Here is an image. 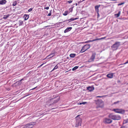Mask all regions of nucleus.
<instances>
[{
  "mask_svg": "<svg viewBox=\"0 0 128 128\" xmlns=\"http://www.w3.org/2000/svg\"><path fill=\"white\" fill-rule=\"evenodd\" d=\"M60 96H57L48 100L46 102V104L44 106V107L48 109L50 107L52 108L53 106H54L55 104L60 100Z\"/></svg>",
  "mask_w": 128,
  "mask_h": 128,
  "instance_id": "nucleus-1",
  "label": "nucleus"
},
{
  "mask_svg": "<svg viewBox=\"0 0 128 128\" xmlns=\"http://www.w3.org/2000/svg\"><path fill=\"white\" fill-rule=\"evenodd\" d=\"M80 116V115H79L75 118L76 120L75 126L76 127H78L79 126H81L82 120L79 117Z\"/></svg>",
  "mask_w": 128,
  "mask_h": 128,
  "instance_id": "nucleus-2",
  "label": "nucleus"
},
{
  "mask_svg": "<svg viewBox=\"0 0 128 128\" xmlns=\"http://www.w3.org/2000/svg\"><path fill=\"white\" fill-rule=\"evenodd\" d=\"M36 122H30L26 125L23 128H32L36 124Z\"/></svg>",
  "mask_w": 128,
  "mask_h": 128,
  "instance_id": "nucleus-3",
  "label": "nucleus"
},
{
  "mask_svg": "<svg viewBox=\"0 0 128 128\" xmlns=\"http://www.w3.org/2000/svg\"><path fill=\"white\" fill-rule=\"evenodd\" d=\"M112 110L116 113L121 114H124L125 112V110L122 109L120 108L114 109Z\"/></svg>",
  "mask_w": 128,
  "mask_h": 128,
  "instance_id": "nucleus-4",
  "label": "nucleus"
},
{
  "mask_svg": "<svg viewBox=\"0 0 128 128\" xmlns=\"http://www.w3.org/2000/svg\"><path fill=\"white\" fill-rule=\"evenodd\" d=\"M90 44H86L82 48L81 50L80 51L81 52H83L88 49H89L90 47Z\"/></svg>",
  "mask_w": 128,
  "mask_h": 128,
  "instance_id": "nucleus-5",
  "label": "nucleus"
},
{
  "mask_svg": "<svg viewBox=\"0 0 128 128\" xmlns=\"http://www.w3.org/2000/svg\"><path fill=\"white\" fill-rule=\"evenodd\" d=\"M97 108H102L104 106L103 102L102 101H98L96 103Z\"/></svg>",
  "mask_w": 128,
  "mask_h": 128,
  "instance_id": "nucleus-6",
  "label": "nucleus"
},
{
  "mask_svg": "<svg viewBox=\"0 0 128 128\" xmlns=\"http://www.w3.org/2000/svg\"><path fill=\"white\" fill-rule=\"evenodd\" d=\"M120 45V42H116V43L112 45V50H116Z\"/></svg>",
  "mask_w": 128,
  "mask_h": 128,
  "instance_id": "nucleus-7",
  "label": "nucleus"
},
{
  "mask_svg": "<svg viewBox=\"0 0 128 128\" xmlns=\"http://www.w3.org/2000/svg\"><path fill=\"white\" fill-rule=\"evenodd\" d=\"M96 55V53L95 52L92 53L90 58L89 60V62H92L94 61Z\"/></svg>",
  "mask_w": 128,
  "mask_h": 128,
  "instance_id": "nucleus-8",
  "label": "nucleus"
},
{
  "mask_svg": "<svg viewBox=\"0 0 128 128\" xmlns=\"http://www.w3.org/2000/svg\"><path fill=\"white\" fill-rule=\"evenodd\" d=\"M121 118L120 116L117 115H112V120H118Z\"/></svg>",
  "mask_w": 128,
  "mask_h": 128,
  "instance_id": "nucleus-9",
  "label": "nucleus"
},
{
  "mask_svg": "<svg viewBox=\"0 0 128 128\" xmlns=\"http://www.w3.org/2000/svg\"><path fill=\"white\" fill-rule=\"evenodd\" d=\"M105 124H109L111 122L112 120L108 118H105L103 121Z\"/></svg>",
  "mask_w": 128,
  "mask_h": 128,
  "instance_id": "nucleus-10",
  "label": "nucleus"
},
{
  "mask_svg": "<svg viewBox=\"0 0 128 128\" xmlns=\"http://www.w3.org/2000/svg\"><path fill=\"white\" fill-rule=\"evenodd\" d=\"M100 6V5L99 4L98 5L96 6H95V10L97 12V14L98 15L99 14L98 12L99 10L98 8Z\"/></svg>",
  "mask_w": 128,
  "mask_h": 128,
  "instance_id": "nucleus-11",
  "label": "nucleus"
},
{
  "mask_svg": "<svg viewBox=\"0 0 128 128\" xmlns=\"http://www.w3.org/2000/svg\"><path fill=\"white\" fill-rule=\"evenodd\" d=\"M72 28V27L67 28L65 30H64V32L66 33L68 32L69 31H70Z\"/></svg>",
  "mask_w": 128,
  "mask_h": 128,
  "instance_id": "nucleus-12",
  "label": "nucleus"
},
{
  "mask_svg": "<svg viewBox=\"0 0 128 128\" xmlns=\"http://www.w3.org/2000/svg\"><path fill=\"white\" fill-rule=\"evenodd\" d=\"M94 88L92 87L89 86L87 88V89L88 90H89L90 91H92L94 90Z\"/></svg>",
  "mask_w": 128,
  "mask_h": 128,
  "instance_id": "nucleus-13",
  "label": "nucleus"
},
{
  "mask_svg": "<svg viewBox=\"0 0 128 128\" xmlns=\"http://www.w3.org/2000/svg\"><path fill=\"white\" fill-rule=\"evenodd\" d=\"M6 2V0H2L0 1V4H4Z\"/></svg>",
  "mask_w": 128,
  "mask_h": 128,
  "instance_id": "nucleus-14",
  "label": "nucleus"
},
{
  "mask_svg": "<svg viewBox=\"0 0 128 128\" xmlns=\"http://www.w3.org/2000/svg\"><path fill=\"white\" fill-rule=\"evenodd\" d=\"M24 20H26L29 18V16L28 15L25 14L24 15Z\"/></svg>",
  "mask_w": 128,
  "mask_h": 128,
  "instance_id": "nucleus-15",
  "label": "nucleus"
},
{
  "mask_svg": "<svg viewBox=\"0 0 128 128\" xmlns=\"http://www.w3.org/2000/svg\"><path fill=\"white\" fill-rule=\"evenodd\" d=\"M107 77L109 78H112V73L109 74H108L106 76Z\"/></svg>",
  "mask_w": 128,
  "mask_h": 128,
  "instance_id": "nucleus-16",
  "label": "nucleus"
},
{
  "mask_svg": "<svg viewBox=\"0 0 128 128\" xmlns=\"http://www.w3.org/2000/svg\"><path fill=\"white\" fill-rule=\"evenodd\" d=\"M120 13V11H119L118 13L117 14H114V16L116 17H118L119 16Z\"/></svg>",
  "mask_w": 128,
  "mask_h": 128,
  "instance_id": "nucleus-17",
  "label": "nucleus"
},
{
  "mask_svg": "<svg viewBox=\"0 0 128 128\" xmlns=\"http://www.w3.org/2000/svg\"><path fill=\"white\" fill-rule=\"evenodd\" d=\"M76 55V54H71L70 55V56L71 58H74Z\"/></svg>",
  "mask_w": 128,
  "mask_h": 128,
  "instance_id": "nucleus-18",
  "label": "nucleus"
},
{
  "mask_svg": "<svg viewBox=\"0 0 128 128\" xmlns=\"http://www.w3.org/2000/svg\"><path fill=\"white\" fill-rule=\"evenodd\" d=\"M10 15L9 14L5 15L4 16L3 18L5 20H6L8 18V17Z\"/></svg>",
  "mask_w": 128,
  "mask_h": 128,
  "instance_id": "nucleus-19",
  "label": "nucleus"
},
{
  "mask_svg": "<svg viewBox=\"0 0 128 128\" xmlns=\"http://www.w3.org/2000/svg\"><path fill=\"white\" fill-rule=\"evenodd\" d=\"M106 38V37H104L102 38H98L97 39H95L93 40L94 41H95L96 40H101L103 39H105Z\"/></svg>",
  "mask_w": 128,
  "mask_h": 128,
  "instance_id": "nucleus-20",
  "label": "nucleus"
},
{
  "mask_svg": "<svg viewBox=\"0 0 128 128\" xmlns=\"http://www.w3.org/2000/svg\"><path fill=\"white\" fill-rule=\"evenodd\" d=\"M78 18H71L70 19H69L68 20L70 21H73L74 20H76L77 19H78Z\"/></svg>",
  "mask_w": 128,
  "mask_h": 128,
  "instance_id": "nucleus-21",
  "label": "nucleus"
},
{
  "mask_svg": "<svg viewBox=\"0 0 128 128\" xmlns=\"http://www.w3.org/2000/svg\"><path fill=\"white\" fill-rule=\"evenodd\" d=\"M18 23L19 26H21L23 24V22L21 20H19Z\"/></svg>",
  "mask_w": 128,
  "mask_h": 128,
  "instance_id": "nucleus-22",
  "label": "nucleus"
},
{
  "mask_svg": "<svg viewBox=\"0 0 128 128\" xmlns=\"http://www.w3.org/2000/svg\"><path fill=\"white\" fill-rule=\"evenodd\" d=\"M68 14V11H66L65 12H64L63 14L64 16L67 15Z\"/></svg>",
  "mask_w": 128,
  "mask_h": 128,
  "instance_id": "nucleus-23",
  "label": "nucleus"
},
{
  "mask_svg": "<svg viewBox=\"0 0 128 128\" xmlns=\"http://www.w3.org/2000/svg\"><path fill=\"white\" fill-rule=\"evenodd\" d=\"M78 68V66H76L73 68L72 69V70L74 71L76 69H77Z\"/></svg>",
  "mask_w": 128,
  "mask_h": 128,
  "instance_id": "nucleus-24",
  "label": "nucleus"
},
{
  "mask_svg": "<svg viewBox=\"0 0 128 128\" xmlns=\"http://www.w3.org/2000/svg\"><path fill=\"white\" fill-rule=\"evenodd\" d=\"M58 66L57 65H56L55 66V67H54V68L53 69V70H52V71H53V70H54L57 69L58 68Z\"/></svg>",
  "mask_w": 128,
  "mask_h": 128,
  "instance_id": "nucleus-25",
  "label": "nucleus"
},
{
  "mask_svg": "<svg viewBox=\"0 0 128 128\" xmlns=\"http://www.w3.org/2000/svg\"><path fill=\"white\" fill-rule=\"evenodd\" d=\"M127 123H128V122H127V120H124L123 121V124H126Z\"/></svg>",
  "mask_w": 128,
  "mask_h": 128,
  "instance_id": "nucleus-26",
  "label": "nucleus"
},
{
  "mask_svg": "<svg viewBox=\"0 0 128 128\" xmlns=\"http://www.w3.org/2000/svg\"><path fill=\"white\" fill-rule=\"evenodd\" d=\"M69 10L70 11V12H72L73 10V8L72 7L70 8Z\"/></svg>",
  "mask_w": 128,
  "mask_h": 128,
  "instance_id": "nucleus-27",
  "label": "nucleus"
},
{
  "mask_svg": "<svg viewBox=\"0 0 128 128\" xmlns=\"http://www.w3.org/2000/svg\"><path fill=\"white\" fill-rule=\"evenodd\" d=\"M124 2H123L122 3H119L118 4V6H121V5H122L124 4Z\"/></svg>",
  "mask_w": 128,
  "mask_h": 128,
  "instance_id": "nucleus-28",
  "label": "nucleus"
},
{
  "mask_svg": "<svg viewBox=\"0 0 128 128\" xmlns=\"http://www.w3.org/2000/svg\"><path fill=\"white\" fill-rule=\"evenodd\" d=\"M16 4V1H15L14 2L13 4H12V6H15Z\"/></svg>",
  "mask_w": 128,
  "mask_h": 128,
  "instance_id": "nucleus-29",
  "label": "nucleus"
},
{
  "mask_svg": "<svg viewBox=\"0 0 128 128\" xmlns=\"http://www.w3.org/2000/svg\"><path fill=\"white\" fill-rule=\"evenodd\" d=\"M120 101H118L116 102H114V103H113V104H116L118 103H119V102H120Z\"/></svg>",
  "mask_w": 128,
  "mask_h": 128,
  "instance_id": "nucleus-30",
  "label": "nucleus"
},
{
  "mask_svg": "<svg viewBox=\"0 0 128 128\" xmlns=\"http://www.w3.org/2000/svg\"><path fill=\"white\" fill-rule=\"evenodd\" d=\"M86 103L87 102H82V104H84Z\"/></svg>",
  "mask_w": 128,
  "mask_h": 128,
  "instance_id": "nucleus-31",
  "label": "nucleus"
},
{
  "mask_svg": "<svg viewBox=\"0 0 128 128\" xmlns=\"http://www.w3.org/2000/svg\"><path fill=\"white\" fill-rule=\"evenodd\" d=\"M32 10V8H30L28 10V11L29 12H30Z\"/></svg>",
  "mask_w": 128,
  "mask_h": 128,
  "instance_id": "nucleus-32",
  "label": "nucleus"
},
{
  "mask_svg": "<svg viewBox=\"0 0 128 128\" xmlns=\"http://www.w3.org/2000/svg\"><path fill=\"white\" fill-rule=\"evenodd\" d=\"M51 12H50L48 14V16H50L51 15Z\"/></svg>",
  "mask_w": 128,
  "mask_h": 128,
  "instance_id": "nucleus-33",
  "label": "nucleus"
},
{
  "mask_svg": "<svg viewBox=\"0 0 128 128\" xmlns=\"http://www.w3.org/2000/svg\"><path fill=\"white\" fill-rule=\"evenodd\" d=\"M72 2V0H70V1H68V2L69 3H71Z\"/></svg>",
  "mask_w": 128,
  "mask_h": 128,
  "instance_id": "nucleus-34",
  "label": "nucleus"
},
{
  "mask_svg": "<svg viewBox=\"0 0 128 128\" xmlns=\"http://www.w3.org/2000/svg\"><path fill=\"white\" fill-rule=\"evenodd\" d=\"M44 8L46 10H48L49 8L48 7H46V8Z\"/></svg>",
  "mask_w": 128,
  "mask_h": 128,
  "instance_id": "nucleus-35",
  "label": "nucleus"
},
{
  "mask_svg": "<svg viewBox=\"0 0 128 128\" xmlns=\"http://www.w3.org/2000/svg\"><path fill=\"white\" fill-rule=\"evenodd\" d=\"M128 60H127V61H126V62H125V63H124V64H128Z\"/></svg>",
  "mask_w": 128,
  "mask_h": 128,
  "instance_id": "nucleus-36",
  "label": "nucleus"
},
{
  "mask_svg": "<svg viewBox=\"0 0 128 128\" xmlns=\"http://www.w3.org/2000/svg\"><path fill=\"white\" fill-rule=\"evenodd\" d=\"M120 128H126V127L124 126H122Z\"/></svg>",
  "mask_w": 128,
  "mask_h": 128,
  "instance_id": "nucleus-37",
  "label": "nucleus"
},
{
  "mask_svg": "<svg viewBox=\"0 0 128 128\" xmlns=\"http://www.w3.org/2000/svg\"><path fill=\"white\" fill-rule=\"evenodd\" d=\"M97 96V97H98V98H101L102 97V96Z\"/></svg>",
  "mask_w": 128,
  "mask_h": 128,
  "instance_id": "nucleus-38",
  "label": "nucleus"
},
{
  "mask_svg": "<svg viewBox=\"0 0 128 128\" xmlns=\"http://www.w3.org/2000/svg\"><path fill=\"white\" fill-rule=\"evenodd\" d=\"M44 64V63H43V64H41L40 66L38 67H40L41 66H42Z\"/></svg>",
  "mask_w": 128,
  "mask_h": 128,
  "instance_id": "nucleus-39",
  "label": "nucleus"
},
{
  "mask_svg": "<svg viewBox=\"0 0 128 128\" xmlns=\"http://www.w3.org/2000/svg\"><path fill=\"white\" fill-rule=\"evenodd\" d=\"M112 116V115L111 114H110L109 116V118H111V117Z\"/></svg>",
  "mask_w": 128,
  "mask_h": 128,
  "instance_id": "nucleus-40",
  "label": "nucleus"
},
{
  "mask_svg": "<svg viewBox=\"0 0 128 128\" xmlns=\"http://www.w3.org/2000/svg\"><path fill=\"white\" fill-rule=\"evenodd\" d=\"M57 108V107L52 108L51 109V110H53V109H56Z\"/></svg>",
  "mask_w": 128,
  "mask_h": 128,
  "instance_id": "nucleus-41",
  "label": "nucleus"
},
{
  "mask_svg": "<svg viewBox=\"0 0 128 128\" xmlns=\"http://www.w3.org/2000/svg\"><path fill=\"white\" fill-rule=\"evenodd\" d=\"M78 104H80V105H81V104H82V102H80L79 103H78Z\"/></svg>",
  "mask_w": 128,
  "mask_h": 128,
  "instance_id": "nucleus-42",
  "label": "nucleus"
},
{
  "mask_svg": "<svg viewBox=\"0 0 128 128\" xmlns=\"http://www.w3.org/2000/svg\"><path fill=\"white\" fill-rule=\"evenodd\" d=\"M36 87H35L34 88H33V89H32V90H34V89H35V88H36Z\"/></svg>",
  "mask_w": 128,
  "mask_h": 128,
  "instance_id": "nucleus-43",
  "label": "nucleus"
},
{
  "mask_svg": "<svg viewBox=\"0 0 128 128\" xmlns=\"http://www.w3.org/2000/svg\"><path fill=\"white\" fill-rule=\"evenodd\" d=\"M128 123V118L126 120Z\"/></svg>",
  "mask_w": 128,
  "mask_h": 128,
  "instance_id": "nucleus-44",
  "label": "nucleus"
},
{
  "mask_svg": "<svg viewBox=\"0 0 128 128\" xmlns=\"http://www.w3.org/2000/svg\"><path fill=\"white\" fill-rule=\"evenodd\" d=\"M98 16H99V14L98 15Z\"/></svg>",
  "mask_w": 128,
  "mask_h": 128,
  "instance_id": "nucleus-45",
  "label": "nucleus"
},
{
  "mask_svg": "<svg viewBox=\"0 0 128 128\" xmlns=\"http://www.w3.org/2000/svg\"><path fill=\"white\" fill-rule=\"evenodd\" d=\"M52 54H50V55H52Z\"/></svg>",
  "mask_w": 128,
  "mask_h": 128,
  "instance_id": "nucleus-46",
  "label": "nucleus"
},
{
  "mask_svg": "<svg viewBox=\"0 0 128 128\" xmlns=\"http://www.w3.org/2000/svg\"><path fill=\"white\" fill-rule=\"evenodd\" d=\"M85 0H83L82 1H84Z\"/></svg>",
  "mask_w": 128,
  "mask_h": 128,
  "instance_id": "nucleus-47",
  "label": "nucleus"
},
{
  "mask_svg": "<svg viewBox=\"0 0 128 128\" xmlns=\"http://www.w3.org/2000/svg\"><path fill=\"white\" fill-rule=\"evenodd\" d=\"M112 76H113V74H112Z\"/></svg>",
  "mask_w": 128,
  "mask_h": 128,
  "instance_id": "nucleus-48",
  "label": "nucleus"
},
{
  "mask_svg": "<svg viewBox=\"0 0 128 128\" xmlns=\"http://www.w3.org/2000/svg\"><path fill=\"white\" fill-rule=\"evenodd\" d=\"M127 84H128V83Z\"/></svg>",
  "mask_w": 128,
  "mask_h": 128,
  "instance_id": "nucleus-49",
  "label": "nucleus"
}]
</instances>
